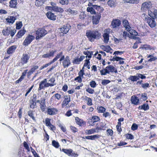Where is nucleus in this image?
<instances>
[{
  "instance_id": "nucleus-57",
  "label": "nucleus",
  "mask_w": 157,
  "mask_h": 157,
  "mask_svg": "<svg viewBox=\"0 0 157 157\" xmlns=\"http://www.w3.org/2000/svg\"><path fill=\"white\" fill-rule=\"evenodd\" d=\"M103 116V117L106 118L107 117H109L110 118V117L111 114L110 113L108 112H104L102 114Z\"/></svg>"
},
{
  "instance_id": "nucleus-10",
  "label": "nucleus",
  "mask_w": 157,
  "mask_h": 157,
  "mask_svg": "<svg viewBox=\"0 0 157 157\" xmlns=\"http://www.w3.org/2000/svg\"><path fill=\"white\" fill-rule=\"evenodd\" d=\"M34 38L35 36H34L30 35H28L23 42V44L25 46H27L34 39Z\"/></svg>"
},
{
  "instance_id": "nucleus-36",
  "label": "nucleus",
  "mask_w": 157,
  "mask_h": 157,
  "mask_svg": "<svg viewBox=\"0 0 157 157\" xmlns=\"http://www.w3.org/2000/svg\"><path fill=\"white\" fill-rule=\"evenodd\" d=\"M90 63L89 61V60L86 59L84 63L83 67L82 69H84V67L87 68L88 69H90Z\"/></svg>"
},
{
  "instance_id": "nucleus-60",
  "label": "nucleus",
  "mask_w": 157,
  "mask_h": 157,
  "mask_svg": "<svg viewBox=\"0 0 157 157\" xmlns=\"http://www.w3.org/2000/svg\"><path fill=\"white\" fill-rule=\"evenodd\" d=\"M86 91L89 93L92 94H93L94 92V90L90 88H88L87 89H86Z\"/></svg>"
},
{
  "instance_id": "nucleus-48",
  "label": "nucleus",
  "mask_w": 157,
  "mask_h": 157,
  "mask_svg": "<svg viewBox=\"0 0 157 157\" xmlns=\"http://www.w3.org/2000/svg\"><path fill=\"white\" fill-rule=\"evenodd\" d=\"M28 115L33 120H35V118L33 114V111L30 110L28 112Z\"/></svg>"
},
{
  "instance_id": "nucleus-6",
  "label": "nucleus",
  "mask_w": 157,
  "mask_h": 157,
  "mask_svg": "<svg viewBox=\"0 0 157 157\" xmlns=\"http://www.w3.org/2000/svg\"><path fill=\"white\" fill-rule=\"evenodd\" d=\"M155 19L148 17L147 15L144 18L145 20L147 21L149 25L151 28H154L156 25V22Z\"/></svg>"
},
{
  "instance_id": "nucleus-42",
  "label": "nucleus",
  "mask_w": 157,
  "mask_h": 157,
  "mask_svg": "<svg viewBox=\"0 0 157 157\" xmlns=\"http://www.w3.org/2000/svg\"><path fill=\"white\" fill-rule=\"evenodd\" d=\"M84 53L85 55H87L86 57L88 56L89 58H90L91 57L92 55H93V52H90L89 51L87 50L86 52H84Z\"/></svg>"
},
{
  "instance_id": "nucleus-33",
  "label": "nucleus",
  "mask_w": 157,
  "mask_h": 157,
  "mask_svg": "<svg viewBox=\"0 0 157 157\" xmlns=\"http://www.w3.org/2000/svg\"><path fill=\"white\" fill-rule=\"evenodd\" d=\"M16 48V47L15 45L11 46L8 49L7 51V52L8 54L12 53Z\"/></svg>"
},
{
  "instance_id": "nucleus-35",
  "label": "nucleus",
  "mask_w": 157,
  "mask_h": 157,
  "mask_svg": "<svg viewBox=\"0 0 157 157\" xmlns=\"http://www.w3.org/2000/svg\"><path fill=\"white\" fill-rule=\"evenodd\" d=\"M26 31L24 30L19 31L16 35V36L18 38H21L25 33Z\"/></svg>"
},
{
  "instance_id": "nucleus-45",
  "label": "nucleus",
  "mask_w": 157,
  "mask_h": 157,
  "mask_svg": "<svg viewBox=\"0 0 157 157\" xmlns=\"http://www.w3.org/2000/svg\"><path fill=\"white\" fill-rule=\"evenodd\" d=\"M36 103L33 102L32 101H31L29 103L30 107V108L33 109L36 107Z\"/></svg>"
},
{
  "instance_id": "nucleus-5",
  "label": "nucleus",
  "mask_w": 157,
  "mask_h": 157,
  "mask_svg": "<svg viewBox=\"0 0 157 157\" xmlns=\"http://www.w3.org/2000/svg\"><path fill=\"white\" fill-rule=\"evenodd\" d=\"M47 33V31L43 28H40L38 29L36 33V39L37 40L42 37Z\"/></svg>"
},
{
  "instance_id": "nucleus-37",
  "label": "nucleus",
  "mask_w": 157,
  "mask_h": 157,
  "mask_svg": "<svg viewBox=\"0 0 157 157\" xmlns=\"http://www.w3.org/2000/svg\"><path fill=\"white\" fill-rule=\"evenodd\" d=\"M108 4L110 7H114L116 4V0H109L108 2Z\"/></svg>"
},
{
  "instance_id": "nucleus-1",
  "label": "nucleus",
  "mask_w": 157,
  "mask_h": 157,
  "mask_svg": "<svg viewBox=\"0 0 157 157\" xmlns=\"http://www.w3.org/2000/svg\"><path fill=\"white\" fill-rule=\"evenodd\" d=\"M94 8L97 10V12L96 13V14L93 16V24H97L99 21L101 17V13H102L104 9L103 8L99 6L96 5H92Z\"/></svg>"
},
{
  "instance_id": "nucleus-20",
  "label": "nucleus",
  "mask_w": 157,
  "mask_h": 157,
  "mask_svg": "<svg viewBox=\"0 0 157 157\" xmlns=\"http://www.w3.org/2000/svg\"><path fill=\"white\" fill-rule=\"evenodd\" d=\"M46 15L48 19L53 21H55L56 20V16L51 12H48L46 14Z\"/></svg>"
},
{
  "instance_id": "nucleus-8",
  "label": "nucleus",
  "mask_w": 157,
  "mask_h": 157,
  "mask_svg": "<svg viewBox=\"0 0 157 157\" xmlns=\"http://www.w3.org/2000/svg\"><path fill=\"white\" fill-rule=\"evenodd\" d=\"M62 151L69 156L77 157L78 155L77 154L73 152V150L71 149H62Z\"/></svg>"
},
{
  "instance_id": "nucleus-38",
  "label": "nucleus",
  "mask_w": 157,
  "mask_h": 157,
  "mask_svg": "<svg viewBox=\"0 0 157 157\" xmlns=\"http://www.w3.org/2000/svg\"><path fill=\"white\" fill-rule=\"evenodd\" d=\"M75 120L76 121V123L80 126H81L82 125L83 123V121L82 120L79 119L78 117H76L75 118Z\"/></svg>"
},
{
  "instance_id": "nucleus-44",
  "label": "nucleus",
  "mask_w": 157,
  "mask_h": 157,
  "mask_svg": "<svg viewBox=\"0 0 157 157\" xmlns=\"http://www.w3.org/2000/svg\"><path fill=\"white\" fill-rule=\"evenodd\" d=\"M52 145L56 148H58L59 146V143L55 140H53L52 142Z\"/></svg>"
},
{
  "instance_id": "nucleus-30",
  "label": "nucleus",
  "mask_w": 157,
  "mask_h": 157,
  "mask_svg": "<svg viewBox=\"0 0 157 157\" xmlns=\"http://www.w3.org/2000/svg\"><path fill=\"white\" fill-rule=\"evenodd\" d=\"M84 99L87 101V104L89 106H91L93 105L92 99L91 98H88L86 96H83Z\"/></svg>"
},
{
  "instance_id": "nucleus-2",
  "label": "nucleus",
  "mask_w": 157,
  "mask_h": 157,
  "mask_svg": "<svg viewBox=\"0 0 157 157\" xmlns=\"http://www.w3.org/2000/svg\"><path fill=\"white\" fill-rule=\"evenodd\" d=\"M86 35L89 40L91 42L93 41L94 39L98 38L101 35V33L96 30L88 31L86 32Z\"/></svg>"
},
{
  "instance_id": "nucleus-14",
  "label": "nucleus",
  "mask_w": 157,
  "mask_h": 157,
  "mask_svg": "<svg viewBox=\"0 0 157 157\" xmlns=\"http://www.w3.org/2000/svg\"><path fill=\"white\" fill-rule=\"evenodd\" d=\"M100 120L99 117L97 116H94L89 121V124L92 126L95 125V123L98 122Z\"/></svg>"
},
{
  "instance_id": "nucleus-53",
  "label": "nucleus",
  "mask_w": 157,
  "mask_h": 157,
  "mask_svg": "<svg viewBox=\"0 0 157 157\" xmlns=\"http://www.w3.org/2000/svg\"><path fill=\"white\" fill-rule=\"evenodd\" d=\"M141 99L144 101L146 100L147 99V94L145 93L142 94Z\"/></svg>"
},
{
  "instance_id": "nucleus-7",
  "label": "nucleus",
  "mask_w": 157,
  "mask_h": 157,
  "mask_svg": "<svg viewBox=\"0 0 157 157\" xmlns=\"http://www.w3.org/2000/svg\"><path fill=\"white\" fill-rule=\"evenodd\" d=\"M71 28V26L69 24H67L63 25V27L59 29L60 35L63 36L64 34H66Z\"/></svg>"
},
{
  "instance_id": "nucleus-56",
  "label": "nucleus",
  "mask_w": 157,
  "mask_h": 157,
  "mask_svg": "<svg viewBox=\"0 0 157 157\" xmlns=\"http://www.w3.org/2000/svg\"><path fill=\"white\" fill-rule=\"evenodd\" d=\"M90 85L92 88H95L96 86V84L94 81H92L90 83Z\"/></svg>"
},
{
  "instance_id": "nucleus-46",
  "label": "nucleus",
  "mask_w": 157,
  "mask_h": 157,
  "mask_svg": "<svg viewBox=\"0 0 157 157\" xmlns=\"http://www.w3.org/2000/svg\"><path fill=\"white\" fill-rule=\"evenodd\" d=\"M59 3L63 5H67L68 4V0H59Z\"/></svg>"
},
{
  "instance_id": "nucleus-58",
  "label": "nucleus",
  "mask_w": 157,
  "mask_h": 157,
  "mask_svg": "<svg viewBox=\"0 0 157 157\" xmlns=\"http://www.w3.org/2000/svg\"><path fill=\"white\" fill-rule=\"evenodd\" d=\"M138 126L137 124H133L131 127V129L135 131L137 129Z\"/></svg>"
},
{
  "instance_id": "nucleus-51",
  "label": "nucleus",
  "mask_w": 157,
  "mask_h": 157,
  "mask_svg": "<svg viewBox=\"0 0 157 157\" xmlns=\"http://www.w3.org/2000/svg\"><path fill=\"white\" fill-rule=\"evenodd\" d=\"M97 131L96 128H95L92 129L88 130L87 133L89 134H90L94 133L95 132H97Z\"/></svg>"
},
{
  "instance_id": "nucleus-47",
  "label": "nucleus",
  "mask_w": 157,
  "mask_h": 157,
  "mask_svg": "<svg viewBox=\"0 0 157 157\" xmlns=\"http://www.w3.org/2000/svg\"><path fill=\"white\" fill-rule=\"evenodd\" d=\"M148 58H150L148 60V61L151 62L154 61L157 59V58L156 57H154L151 55H150L147 56Z\"/></svg>"
},
{
  "instance_id": "nucleus-4",
  "label": "nucleus",
  "mask_w": 157,
  "mask_h": 157,
  "mask_svg": "<svg viewBox=\"0 0 157 157\" xmlns=\"http://www.w3.org/2000/svg\"><path fill=\"white\" fill-rule=\"evenodd\" d=\"M48 81L46 78L44 79L42 81L39 83V87L38 88V90L40 91L41 90L44 89L45 88L48 87L49 86H52L55 85V84L48 83Z\"/></svg>"
},
{
  "instance_id": "nucleus-54",
  "label": "nucleus",
  "mask_w": 157,
  "mask_h": 157,
  "mask_svg": "<svg viewBox=\"0 0 157 157\" xmlns=\"http://www.w3.org/2000/svg\"><path fill=\"white\" fill-rule=\"evenodd\" d=\"M23 145L25 148L28 151H30V149L29 146L27 143L24 141L23 143Z\"/></svg>"
},
{
  "instance_id": "nucleus-21",
  "label": "nucleus",
  "mask_w": 157,
  "mask_h": 157,
  "mask_svg": "<svg viewBox=\"0 0 157 157\" xmlns=\"http://www.w3.org/2000/svg\"><path fill=\"white\" fill-rule=\"evenodd\" d=\"M105 124L102 122L100 123L99 124V125L98 124H96V126L97 132H98L100 130H104V128L105 127Z\"/></svg>"
},
{
  "instance_id": "nucleus-24",
  "label": "nucleus",
  "mask_w": 157,
  "mask_h": 157,
  "mask_svg": "<svg viewBox=\"0 0 157 157\" xmlns=\"http://www.w3.org/2000/svg\"><path fill=\"white\" fill-rule=\"evenodd\" d=\"M56 52V51H50L49 53H47L44 54L42 56L43 58H49L51 57H53L54 56V54Z\"/></svg>"
},
{
  "instance_id": "nucleus-63",
  "label": "nucleus",
  "mask_w": 157,
  "mask_h": 157,
  "mask_svg": "<svg viewBox=\"0 0 157 157\" xmlns=\"http://www.w3.org/2000/svg\"><path fill=\"white\" fill-rule=\"evenodd\" d=\"M64 100L65 101L70 102L71 101V97L69 95H65L64 96Z\"/></svg>"
},
{
  "instance_id": "nucleus-43",
  "label": "nucleus",
  "mask_w": 157,
  "mask_h": 157,
  "mask_svg": "<svg viewBox=\"0 0 157 157\" xmlns=\"http://www.w3.org/2000/svg\"><path fill=\"white\" fill-rule=\"evenodd\" d=\"M97 109L99 113H104L105 112L106 110L105 108L101 106L98 107L97 108Z\"/></svg>"
},
{
  "instance_id": "nucleus-40",
  "label": "nucleus",
  "mask_w": 157,
  "mask_h": 157,
  "mask_svg": "<svg viewBox=\"0 0 157 157\" xmlns=\"http://www.w3.org/2000/svg\"><path fill=\"white\" fill-rule=\"evenodd\" d=\"M128 79L133 82L136 81L138 80L137 75L136 76L131 75Z\"/></svg>"
},
{
  "instance_id": "nucleus-13",
  "label": "nucleus",
  "mask_w": 157,
  "mask_h": 157,
  "mask_svg": "<svg viewBox=\"0 0 157 157\" xmlns=\"http://www.w3.org/2000/svg\"><path fill=\"white\" fill-rule=\"evenodd\" d=\"M152 6V4L151 2H145L142 5L141 10H145L150 8Z\"/></svg>"
},
{
  "instance_id": "nucleus-31",
  "label": "nucleus",
  "mask_w": 157,
  "mask_h": 157,
  "mask_svg": "<svg viewBox=\"0 0 157 157\" xmlns=\"http://www.w3.org/2000/svg\"><path fill=\"white\" fill-rule=\"evenodd\" d=\"M139 109H143L146 111L149 109V106L147 103L144 104L138 107Z\"/></svg>"
},
{
  "instance_id": "nucleus-32",
  "label": "nucleus",
  "mask_w": 157,
  "mask_h": 157,
  "mask_svg": "<svg viewBox=\"0 0 157 157\" xmlns=\"http://www.w3.org/2000/svg\"><path fill=\"white\" fill-rule=\"evenodd\" d=\"M100 137V136L98 135H94L86 136L85 138L88 140H94L96 139H98Z\"/></svg>"
},
{
  "instance_id": "nucleus-39",
  "label": "nucleus",
  "mask_w": 157,
  "mask_h": 157,
  "mask_svg": "<svg viewBox=\"0 0 157 157\" xmlns=\"http://www.w3.org/2000/svg\"><path fill=\"white\" fill-rule=\"evenodd\" d=\"M10 31H11L10 28H7L6 30H3L2 33L4 35H8L10 34Z\"/></svg>"
},
{
  "instance_id": "nucleus-9",
  "label": "nucleus",
  "mask_w": 157,
  "mask_h": 157,
  "mask_svg": "<svg viewBox=\"0 0 157 157\" xmlns=\"http://www.w3.org/2000/svg\"><path fill=\"white\" fill-rule=\"evenodd\" d=\"M111 29H105L104 31V33L103 34L104 38V42L105 43H107L109 40V34L110 33Z\"/></svg>"
},
{
  "instance_id": "nucleus-22",
  "label": "nucleus",
  "mask_w": 157,
  "mask_h": 157,
  "mask_svg": "<svg viewBox=\"0 0 157 157\" xmlns=\"http://www.w3.org/2000/svg\"><path fill=\"white\" fill-rule=\"evenodd\" d=\"M48 113L50 115H52L56 113L57 110L56 108H49L48 109Z\"/></svg>"
},
{
  "instance_id": "nucleus-26",
  "label": "nucleus",
  "mask_w": 157,
  "mask_h": 157,
  "mask_svg": "<svg viewBox=\"0 0 157 157\" xmlns=\"http://www.w3.org/2000/svg\"><path fill=\"white\" fill-rule=\"evenodd\" d=\"M123 59V58L115 56H114L113 59H111L112 61H119V63L120 64H122L124 63Z\"/></svg>"
},
{
  "instance_id": "nucleus-55",
  "label": "nucleus",
  "mask_w": 157,
  "mask_h": 157,
  "mask_svg": "<svg viewBox=\"0 0 157 157\" xmlns=\"http://www.w3.org/2000/svg\"><path fill=\"white\" fill-rule=\"evenodd\" d=\"M102 47L105 48V51H106L107 52H110V50H112L110 47L109 46H107L105 47V46L102 45L101 46V47Z\"/></svg>"
},
{
  "instance_id": "nucleus-3",
  "label": "nucleus",
  "mask_w": 157,
  "mask_h": 157,
  "mask_svg": "<svg viewBox=\"0 0 157 157\" xmlns=\"http://www.w3.org/2000/svg\"><path fill=\"white\" fill-rule=\"evenodd\" d=\"M61 56V58L59 60V61H61L62 60H63L64 59V56L63 55V52H61L59 53L56 56L55 58L51 62L48 63L46 64L45 65H43L42 66L40 69H43L44 68L47 67L48 66L50 65L52 63L54 62L55 61H56L59 58H60Z\"/></svg>"
},
{
  "instance_id": "nucleus-16",
  "label": "nucleus",
  "mask_w": 157,
  "mask_h": 157,
  "mask_svg": "<svg viewBox=\"0 0 157 157\" xmlns=\"http://www.w3.org/2000/svg\"><path fill=\"white\" fill-rule=\"evenodd\" d=\"M121 24V22L119 19L113 20L111 22V25L114 28L118 27Z\"/></svg>"
},
{
  "instance_id": "nucleus-12",
  "label": "nucleus",
  "mask_w": 157,
  "mask_h": 157,
  "mask_svg": "<svg viewBox=\"0 0 157 157\" xmlns=\"http://www.w3.org/2000/svg\"><path fill=\"white\" fill-rule=\"evenodd\" d=\"M29 57L27 54H24L21 59V63H20V65H23L24 63H27Z\"/></svg>"
},
{
  "instance_id": "nucleus-25",
  "label": "nucleus",
  "mask_w": 157,
  "mask_h": 157,
  "mask_svg": "<svg viewBox=\"0 0 157 157\" xmlns=\"http://www.w3.org/2000/svg\"><path fill=\"white\" fill-rule=\"evenodd\" d=\"M84 56H80L79 58H75L73 61V63L75 64H78L80 62L82 61L84 58Z\"/></svg>"
},
{
  "instance_id": "nucleus-27",
  "label": "nucleus",
  "mask_w": 157,
  "mask_h": 157,
  "mask_svg": "<svg viewBox=\"0 0 157 157\" xmlns=\"http://www.w3.org/2000/svg\"><path fill=\"white\" fill-rule=\"evenodd\" d=\"M51 8L52 10L54 11L62 13L64 11L63 9L62 8L56 6L54 7H52Z\"/></svg>"
},
{
  "instance_id": "nucleus-64",
  "label": "nucleus",
  "mask_w": 157,
  "mask_h": 157,
  "mask_svg": "<svg viewBox=\"0 0 157 157\" xmlns=\"http://www.w3.org/2000/svg\"><path fill=\"white\" fill-rule=\"evenodd\" d=\"M126 138L127 139L132 140L133 139V136L131 134L128 133L126 134Z\"/></svg>"
},
{
  "instance_id": "nucleus-52",
  "label": "nucleus",
  "mask_w": 157,
  "mask_h": 157,
  "mask_svg": "<svg viewBox=\"0 0 157 157\" xmlns=\"http://www.w3.org/2000/svg\"><path fill=\"white\" fill-rule=\"evenodd\" d=\"M113 132L112 129H109L107 130L106 131V134L108 136H111L113 135Z\"/></svg>"
},
{
  "instance_id": "nucleus-18",
  "label": "nucleus",
  "mask_w": 157,
  "mask_h": 157,
  "mask_svg": "<svg viewBox=\"0 0 157 157\" xmlns=\"http://www.w3.org/2000/svg\"><path fill=\"white\" fill-rule=\"evenodd\" d=\"M62 98L61 95L57 93L54 94L51 98V102H54V100L56 99L58 100H60Z\"/></svg>"
},
{
  "instance_id": "nucleus-62",
  "label": "nucleus",
  "mask_w": 157,
  "mask_h": 157,
  "mask_svg": "<svg viewBox=\"0 0 157 157\" xmlns=\"http://www.w3.org/2000/svg\"><path fill=\"white\" fill-rule=\"evenodd\" d=\"M68 12L71 14H76L77 13V11L75 10H72L71 9L68 10Z\"/></svg>"
},
{
  "instance_id": "nucleus-49",
  "label": "nucleus",
  "mask_w": 157,
  "mask_h": 157,
  "mask_svg": "<svg viewBox=\"0 0 157 157\" xmlns=\"http://www.w3.org/2000/svg\"><path fill=\"white\" fill-rule=\"evenodd\" d=\"M110 81L108 79H103L102 80L101 84L103 85H106L110 83Z\"/></svg>"
},
{
  "instance_id": "nucleus-61",
  "label": "nucleus",
  "mask_w": 157,
  "mask_h": 157,
  "mask_svg": "<svg viewBox=\"0 0 157 157\" xmlns=\"http://www.w3.org/2000/svg\"><path fill=\"white\" fill-rule=\"evenodd\" d=\"M45 123L46 125L48 127H49V126L51 124L50 122V120L48 118H47L45 119Z\"/></svg>"
},
{
  "instance_id": "nucleus-15",
  "label": "nucleus",
  "mask_w": 157,
  "mask_h": 157,
  "mask_svg": "<svg viewBox=\"0 0 157 157\" xmlns=\"http://www.w3.org/2000/svg\"><path fill=\"white\" fill-rule=\"evenodd\" d=\"M93 5L91 3H89L88 4V6L89 7L87 8L86 10L88 12H90V13L92 14H96V11L94 10V8L93 6H92V5Z\"/></svg>"
},
{
  "instance_id": "nucleus-17",
  "label": "nucleus",
  "mask_w": 157,
  "mask_h": 157,
  "mask_svg": "<svg viewBox=\"0 0 157 157\" xmlns=\"http://www.w3.org/2000/svg\"><path fill=\"white\" fill-rule=\"evenodd\" d=\"M70 63L69 57L68 56H66L63 62V65L64 67H67L70 64Z\"/></svg>"
},
{
  "instance_id": "nucleus-29",
  "label": "nucleus",
  "mask_w": 157,
  "mask_h": 157,
  "mask_svg": "<svg viewBox=\"0 0 157 157\" xmlns=\"http://www.w3.org/2000/svg\"><path fill=\"white\" fill-rule=\"evenodd\" d=\"M148 13V15L151 17V18H156V16L157 14L156 11H154L152 12L151 11L149 10Z\"/></svg>"
},
{
  "instance_id": "nucleus-34",
  "label": "nucleus",
  "mask_w": 157,
  "mask_h": 157,
  "mask_svg": "<svg viewBox=\"0 0 157 157\" xmlns=\"http://www.w3.org/2000/svg\"><path fill=\"white\" fill-rule=\"evenodd\" d=\"M10 6L11 7L15 8L17 4V0H11L9 2Z\"/></svg>"
},
{
  "instance_id": "nucleus-23",
  "label": "nucleus",
  "mask_w": 157,
  "mask_h": 157,
  "mask_svg": "<svg viewBox=\"0 0 157 157\" xmlns=\"http://www.w3.org/2000/svg\"><path fill=\"white\" fill-rule=\"evenodd\" d=\"M122 25L125 28V29L127 30V31H128V30L131 29L129 25L128 21L126 20H123Z\"/></svg>"
},
{
  "instance_id": "nucleus-28",
  "label": "nucleus",
  "mask_w": 157,
  "mask_h": 157,
  "mask_svg": "<svg viewBox=\"0 0 157 157\" xmlns=\"http://www.w3.org/2000/svg\"><path fill=\"white\" fill-rule=\"evenodd\" d=\"M15 17L13 16H10L6 19L7 22L9 23L13 24L15 20Z\"/></svg>"
},
{
  "instance_id": "nucleus-41",
  "label": "nucleus",
  "mask_w": 157,
  "mask_h": 157,
  "mask_svg": "<svg viewBox=\"0 0 157 157\" xmlns=\"http://www.w3.org/2000/svg\"><path fill=\"white\" fill-rule=\"evenodd\" d=\"M129 33L131 35L134 36L137 35L138 33L135 30L132 29H130L128 30Z\"/></svg>"
},
{
  "instance_id": "nucleus-19",
  "label": "nucleus",
  "mask_w": 157,
  "mask_h": 157,
  "mask_svg": "<svg viewBox=\"0 0 157 157\" xmlns=\"http://www.w3.org/2000/svg\"><path fill=\"white\" fill-rule=\"evenodd\" d=\"M131 101L132 104L136 105H138L139 103V98L134 96H132L131 98Z\"/></svg>"
},
{
  "instance_id": "nucleus-11",
  "label": "nucleus",
  "mask_w": 157,
  "mask_h": 157,
  "mask_svg": "<svg viewBox=\"0 0 157 157\" xmlns=\"http://www.w3.org/2000/svg\"><path fill=\"white\" fill-rule=\"evenodd\" d=\"M113 72L116 73L117 72V69H101L100 70V72L101 75H105L107 74H111Z\"/></svg>"
},
{
  "instance_id": "nucleus-59",
  "label": "nucleus",
  "mask_w": 157,
  "mask_h": 157,
  "mask_svg": "<svg viewBox=\"0 0 157 157\" xmlns=\"http://www.w3.org/2000/svg\"><path fill=\"white\" fill-rule=\"evenodd\" d=\"M39 96L37 97L36 95V94H34L33 97V98L31 100V101L33 102H35L36 103L37 99H38Z\"/></svg>"
},
{
  "instance_id": "nucleus-50",
  "label": "nucleus",
  "mask_w": 157,
  "mask_h": 157,
  "mask_svg": "<svg viewBox=\"0 0 157 157\" xmlns=\"http://www.w3.org/2000/svg\"><path fill=\"white\" fill-rule=\"evenodd\" d=\"M35 5L37 6H41L43 4V2L41 1L36 0L35 1Z\"/></svg>"
}]
</instances>
